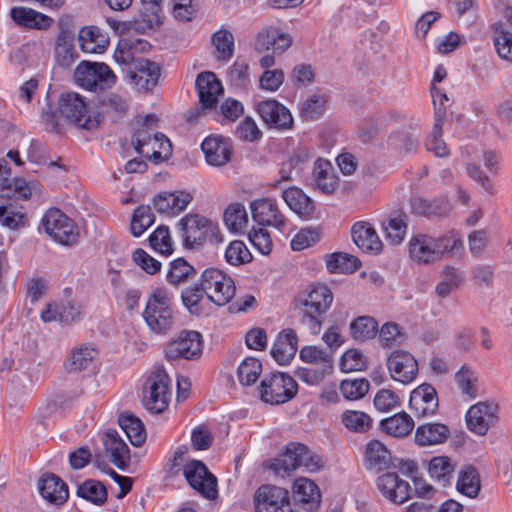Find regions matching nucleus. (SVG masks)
Listing matches in <instances>:
<instances>
[{"mask_svg": "<svg viewBox=\"0 0 512 512\" xmlns=\"http://www.w3.org/2000/svg\"><path fill=\"white\" fill-rule=\"evenodd\" d=\"M388 144L400 152L412 153L418 149L419 137L411 132H397L389 136Z\"/></svg>", "mask_w": 512, "mask_h": 512, "instance_id": "13d9d810", "label": "nucleus"}, {"mask_svg": "<svg viewBox=\"0 0 512 512\" xmlns=\"http://www.w3.org/2000/svg\"><path fill=\"white\" fill-rule=\"evenodd\" d=\"M212 44L217 53V59L227 61L234 53V36L227 29L216 31L212 35Z\"/></svg>", "mask_w": 512, "mask_h": 512, "instance_id": "09e8293b", "label": "nucleus"}, {"mask_svg": "<svg viewBox=\"0 0 512 512\" xmlns=\"http://www.w3.org/2000/svg\"><path fill=\"white\" fill-rule=\"evenodd\" d=\"M444 117L445 110L436 108L434 125L426 141L427 149L433 152L437 157H447L449 155V149L442 138Z\"/></svg>", "mask_w": 512, "mask_h": 512, "instance_id": "c9c22d12", "label": "nucleus"}, {"mask_svg": "<svg viewBox=\"0 0 512 512\" xmlns=\"http://www.w3.org/2000/svg\"><path fill=\"white\" fill-rule=\"evenodd\" d=\"M352 337L358 342H365L375 337L378 323L370 316H359L350 324Z\"/></svg>", "mask_w": 512, "mask_h": 512, "instance_id": "49530a36", "label": "nucleus"}, {"mask_svg": "<svg viewBox=\"0 0 512 512\" xmlns=\"http://www.w3.org/2000/svg\"><path fill=\"white\" fill-rule=\"evenodd\" d=\"M250 209L253 220L259 225L274 226L278 229L285 225L284 216L271 199H257L251 203Z\"/></svg>", "mask_w": 512, "mask_h": 512, "instance_id": "aec40b11", "label": "nucleus"}, {"mask_svg": "<svg viewBox=\"0 0 512 512\" xmlns=\"http://www.w3.org/2000/svg\"><path fill=\"white\" fill-rule=\"evenodd\" d=\"M365 459L368 469L381 471L390 466L391 453L381 442L373 440L367 445Z\"/></svg>", "mask_w": 512, "mask_h": 512, "instance_id": "58836bf2", "label": "nucleus"}, {"mask_svg": "<svg viewBox=\"0 0 512 512\" xmlns=\"http://www.w3.org/2000/svg\"><path fill=\"white\" fill-rule=\"evenodd\" d=\"M200 281L208 299L218 306L227 304L235 295L234 281L219 269L204 270Z\"/></svg>", "mask_w": 512, "mask_h": 512, "instance_id": "6e6552de", "label": "nucleus"}, {"mask_svg": "<svg viewBox=\"0 0 512 512\" xmlns=\"http://www.w3.org/2000/svg\"><path fill=\"white\" fill-rule=\"evenodd\" d=\"M464 282L463 273L453 267L446 266L440 273V281L435 287V295L439 299L448 298L452 292L458 290Z\"/></svg>", "mask_w": 512, "mask_h": 512, "instance_id": "72a5a7b5", "label": "nucleus"}, {"mask_svg": "<svg viewBox=\"0 0 512 512\" xmlns=\"http://www.w3.org/2000/svg\"><path fill=\"white\" fill-rule=\"evenodd\" d=\"M409 253L418 263L429 264L439 260L435 237L427 234H417L410 239Z\"/></svg>", "mask_w": 512, "mask_h": 512, "instance_id": "4be33fe9", "label": "nucleus"}, {"mask_svg": "<svg viewBox=\"0 0 512 512\" xmlns=\"http://www.w3.org/2000/svg\"><path fill=\"white\" fill-rule=\"evenodd\" d=\"M184 476L189 485L206 498H214L217 494V479L210 473L206 465L199 460H191L185 464Z\"/></svg>", "mask_w": 512, "mask_h": 512, "instance_id": "f8f14e48", "label": "nucleus"}, {"mask_svg": "<svg viewBox=\"0 0 512 512\" xmlns=\"http://www.w3.org/2000/svg\"><path fill=\"white\" fill-rule=\"evenodd\" d=\"M261 371V362L257 358L248 357L244 359L238 367V379L242 385L250 386L258 380Z\"/></svg>", "mask_w": 512, "mask_h": 512, "instance_id": "603ef678", "label": "nucleus"}, {"mask_svg": "<svg viewBox=\"0 0 512 512\" xmlns=\"http://www.w3.org/2000/svg\"><path fill=\"white\" fill-rule=\"evenodd\" d=\"M38 490L43 499L56 506L63 505L69 497L67 484L53 473H45L39 478Z\"/></svg>", "mask_w": 512, "mask_h": 512, "instance_id": "6ab92c4d", "label": "nucleus"}, {"mask_svg": "<svg viewBox=\"0 0 512 512\" xmlns=\"http://www.w3.org/2000/svg\"><path fill=\"white\" fill-rule=\"evenodd\" d=\"M196 89L203 108H212L223 93L221 82L213 72H202L196 78Z\"/></svg>", "mask_w": 512, "mask_h": 512, "instance_id": "5701e85b", "label": "nucleus"}, {"mask_svg": "<svg viewBox=\"0 0 512 512\" xmlns=\"http://www.w3.org/2000/svg\"><path fill=\"white\" fill-rule=\"evenodd\" d=\"M75 79L83 88L97 91L110 88L116 76L105 63L83 61L76 68Z\"/></svg>", "mask_w": 512, "mask_h": 512, "instance_id": "1a4fd4ad", "label": "nucleus"}, {"mask_svg": "<svg viewBox=\"0 0 512 512\" xmlns=\"http://www.w3.org/2000/svg\"><path fill=\"white\" fill-rule=\"evenodd\" d=\"M102 443L110 462L120 470H125L130 462V451L116 430H107L102 436Z\"/></svg>", "mask_w": 512, "mask_h": 512, "instance_id": "412c9836", "label": "nucleus"}, {"mask_svg": "<svg viewBox=\"0 0 512 512\" xmlns=\"http://www.w3.org/2000/svg\"><path fill=\"white\" fill-rule=\"evenodd\" d=\"M143 318L149 329L157 334L167 333L174 325L170 300L164 289H156L148 298Z\"/></svg>", "mask_w": 512, "mask_h": 512, "instance_id": "39448f33", "label": "nucleus"}, {"mask_svg": "<svg viewBox=\"0 0 512 512\" xmlns=\"http://www.w3.org/2000/svg\"><path fill=\"white\" fill-rule=\"evenodd\" d=\"M155 221L150 206L141 205L134 210L130 229L134 237L141 236Z\"/></svg>", "mask_w": 512, "mask_h": 512, "instance_id": "3c124183", "label": "nucleus"}, {"mask_svg": "<svg viewBox=\"0 0 512 512\" xmlns=\"http://www.w3.org/2000/svg\"><path fill=\"white\" fill-rule=\"evenodd\" d=\"M407 217L405 215H397L390 217L383 228L386 240L391 244L397 245L402 242L407 230Z\"/></svg>", "mask_w": 512, "mask_h": 512, "instance_id": "5fc2aeb1", "label": "nucleus"}, {"mask_svg": "<svg viewBox=\"0 0 512 512\" xmlns=\"http://www.w3.org/2000/svg\"><path fill=\"white\" fill-rule=\"evenodd\" d=\"M208 164L223 166L230 161L231 149L221 136H208L201 145Z\"/></svg>", "mask_w": 512, "mask_h": 512, "instance_id": "cd10ccee", "label": "nucleus"}, {"mask_svg": "<svg viewBox=\"0 0 512 512\" xmlns=\"http://www.w3.org/2000/svg\"><path fill=\"white\" fill-rule=\"evenodd\" d=\"M10 17L17 25L35 30H48L54 23L50 16L22 6L13 7Z\"/></svg>", "mask_w": 512, "mask_h": 512, "instance_id": "393cba45", "label": "nucleus"}, {"mask_svg": "<svg viewBox=\"0 0 512 512\" xmlns=\"http://www.w3.org/2000/svg\"><path fill=\"white\" fill-rule=\"evenodd\" d=\"M297 389V383L291 376L277 372L263 378L259 392L262 401L278 405L291 400Z\"/></svg>", "mask_w": 512, "mask_h": 512, "instance_id": "423d86ee", "label": "nucleus"}, {"mask_svg": "<svg viewBox=\"0 0 512 512\" xmlns=\"http://www.w3.org/2000/svg\"><path fill=\"white\" fill-rule=\"evenodd\" d=\"M160 68L155 63L145 58H137L134 68L127 70V77L139 90H152L158 82Z\"/></svg>", "mask_w": 512, "mask_h": 512, "instance_id": "f3484780", "label": "nucleus"}, {"mask_svg": "<svg viewBox=\"0 0 512 512\" xmlns=\"http://www.w3.org/2000/svg\"><path fill=\"white\" fill-rule=\"evenodd\" d=\"M148 387L155 391L161 397L170 400L171 397V380L163 368H157L148 378Z\"/></svg>", "mask_w": 512, "mask_h": 512, "instance_id": "680f3d73", "label": "nucleus"}, {"mask_svg": "<svg viewBox=\"0 0 512 512\" xmlns=\"http://www.w3.org/2000/svg\"><path fill=\"white\" fill-rule=\"evenodd\" d=\"M61 116L77 127L86 130H93L100 124L99 113H93L83 97L74 92L61 94L57 111H52L50 108L42 111L43 122L47 129L53 132H59Z\"/></svg>", "mask_w": 512, "mask_h": 512, "instance_id": "f257e3e1", "label": "nucleus"}, {"mask_svg": "<svg viewBox=\"0 0 512 512\" xmlns=\"http://www.w3.org/2000/svg\"><path fill=\"white\" fill-rule=\"evenodd\" d=\"M370 384L364 378L345 379L340 383L339 389L347 400H358L369 391Z\"/></svg>", "mask_w": 512, "mask_h": 512, "instance_id": "6e6d98bb", "label": "nucleus"}, {"mask_svg": "<svg viewBox=\"0 0 512 512\" xmlns=\"http://www.w3.org/2000/svg\"><path fill=\"white\" fill-rule=\"evenodd\" d=\"M332 301L333 294L329 288L323 285L312 286L306 297L296 304L302 329L312 335L320 333Z\"/></svg>", "mask_w": 512, "mask_h": 512, "instance_id": "f03ea898", "label": "nucleus"}, {"mask_svg": "<svg viewBox=\"0 0 512 512\" xmlns=\"http://www.w3.org/2000/svg\"><path fill=\"white\" fill-rule=\"evenodd\" d=\"M192 196L184 191L162 192L153 199V206L160 214L176 215L189 205Z\"/></svg>", "mask_w": 512, "mask_h": 512, "instance_id": "a878e982", "label": "nucleus"}, {"mask_svg": "<svg viewBox=\"0 0 512 512\" xmlns=\"http://www.w3.org/2000/svg\"><path fill=\"white\" fill-rule=\"evenodd\" d=\"M498 405L493 401L478 402L466 413L468 428L478 435H485L489 428L496 424Z\"/></svg>", "mask_w": 512, "mask_h": 512, "instance_id": "ddd939ff", "label": "nucleus"}, {"mask_svg": "<svg viewBox=\"0 0 512 512\" xmlns=\"http://www.w3.org/2000/svg\"><path fill=\"white\" fill-rule=\"evenodd\" d=\"M178 227L185 248H197L207 239L213 243L222 242V236L217 225L198 214L186 215L179 221Z\"/></svg>", "mask_w": 512, "mask_h": 512, "instance_id": "20e7f679", "label": "nucleus"}, {"mask_svg": "<svg viewBox=\"0 0 512 512\" xmlns=\"http://www.w3.org/2000/svg\"><path fill=\"white\" fill-rule=\"evenodd\" d=\"M202 355V336L197 331L183 330L177 338L165 346V356L168 360H196Z\"/></svg>", "mask_w": 512, "mask_h": 512, "instance_id": "9d476101", "label": "nucleus"}, {"mask_svg": "<svg viewBox=\"0 0 512 512\" xmlns=\"http://www.w3.org/2000/svg\"><path fill=\"white\" fill-rule=\"evenodd\" d=\"M224 220L227 227L232 232H240L248 222V217L244 206L241 204H233L228 206L224 214Z\"/></svg>", "mask_w": 512, "mask_h": 512, "instance_id": "052dcab7", "label": "nucleus"}, {"mask_svg": "<svg viewBox=\"0 0 512 512\" xmlns=\"http://www.w3.org/2000/svg\"><path fill=\"white\" fill-rule=\"evenodd\" d=\"M360 265L357 257L344 252L330 254L326 259L327 269L331 273H353Z\"/></svg>", "mask_w": 512, "mask_h": 512, "instance_id": "a19ab883", "label": "nucleus"}, {"mask_svg": "<svg viewBox=\"0 0 512 512\" xmlns=\"http://www.w3.org/2000/svg\"><path fill=\"white\" fill-rule=\"evenodd\" d=\"M450 435L449 428L441 423L420 425L415 432V441L420 446L436 445L445 442Z\"/></svg>", "mask_w": 512, "mask_h": 512, "instance_id": "2f4dec72", "label": "nucleus"}, {"mask_svg": "<svg viewBox=\"0 0 512 512\" xmlns=\"http://www.w3.org/2000/svg\"><path fill=\"white\" fill-rule=\"evenodd\" d=\"M257 112L269 128L285 130L292 127L293 118L289 109L277 100L268 99L259 102Z\"/></svg>", "mask_w": 512, "mask_h": 512, "instance_id": "2eb2a0df", "label": "nucleus"}, {"mask_svg": "<svg viewBox=\"0 0 512 512\" xmlns=\"http://www.w3.org/2000/svg\"><path fill=\"white\" fill-rule=\"evenodd\" d=\"M300 358L312 366L333 367L332 355L316 346L303 347L300 351Z\"/></svg>", "mask_w": 512, "mask_h": 512, "instance_id": "bf43d9fd", "label": "nucleus"}, {"mask_svg": "<svg viewBox=\"0 0 512 512\" xmlns=\"http://www.w3.org/2000/svg\"><path fill=\"white\" fill-rule=\"evenodd\" d=\"M283 199L300 216H309L313 212L312 200L304 192L296 187H291L283 192Z\"/></svg>", "mask_w": 512, "mask_h": 512, "instance_id": "ea45409f", "label": "nucleus"}, {"mask_svg": "<svg viewBox=\"0 0 512 512\" xmlns=\"http://www.w3.org/2000/svg\"><path fill=\"white\" fill-rule=\"evenodd\" d=\"M387 367L392 379L402 384L413 381L418 373L416 359L404 350L393 351L387 359Z\"/></svg>", "mask_w": 512, "mask_h": 512, "instance_id": "4468645a", "label": "nucleus"}, {"mask_svg": "<svg viewBox=\"0 0 512 512\" xmlns=\"http://www.w3.org/2000/svg\"><path fill=\"white\" fill-rule=\"evenodd\" d=\"M158 118L155 115H147L138 122L139 127L135 130L132 138V144L138 154L142 153V148L151 141V136L156 133L155 127Z\"/></svg>", "mask_w": 512, "mask_h": 512, "instance_id": "37998d69", "label": "nucleus"}, {"mask_svg": "<svg viewBox=\"0 0 512 512\" xmlns=\"http://www.w3.org/2000/svg\"><path fill=\"white\" fill-rule=\"evenodd\" d=\"M456 383L463 395L470 399L477 397V374L468 366L464 365L455 374Z\"/></svg>", "mask_w": 512, "mask_h": 512, "instance_id": "864d4df0", "label": "nucleus"}, {"mask_svg": "<svg viewBox=\"0 0 512 512\" xmlns=\"http://www.w3.org/2000/svg\"><path fill=\"white\" fill-rule=\"evenodd\" d=\"M96 355L97 351L93 347L89 345H81L71 352L65 362V367L69 372L81 371L90 365Z\"/></svg>", "mask_w": 512, "mask_h": 512, "instance_id": "c03bdc74", "label": "nucleus"}, {"mask_svg": "<svg viewBox=\"0 0 512 512\" xmlns=\"http://www.w3.org/2000/svg\"><path fill=\"white\" fill-rule=\"evenodd\" d=\"M22 209L23 207L2 203V225L12 230L24 227L26 216Z\"/></svg>", "mask_w": 512, "mask_h": 512, "instance_id": "0e129e2a", "label": "nucleus"}, {"mask_svg": "<svg viewBox=\"0 0 512 512\" xmlns=\"http://www.w3.org/2000/svg\"><path fill=\"white\" fill-rule=\"evenodd\" d=\"M340 367L343 372L362 371L367 367V360L361 351L350 349L342 356Z\"/></svg>", "mask_w": 512, "mask_h": 512, "instance_id": "774afa93", "label": "nucleus"}, {"mask_svg": "<svg viewBox=\"0 0 512 512\" xmlns=\"http://www.w3.org/2000/svg\"><path fill=\"white\" fill-rule=\"evenodd\" d=\"M354 243L364 252L377 254L382 250V242L373 226L368 222H357L351 229Z\"/></svg>", "mask_w": 512, "mask_h": 512, "instance_id": "bb28decb", "label": "nucleus"}, {"mask_svg": "<svg viewBox=\"0 0 512 512\" xmlns=\"http://www.w3.org/2000/svg\"><path fill=\"white\" fill-rule=\"evenodd\" d=\"M118 422L133 446L139 447L145 442L146 430L138 417L132 413L123 412L120 414Z\"/></svg>", "mask_w": 512, "mask_h": 512, "instance_id": "e433bc0d", "label": "nucleus"}, {"mask_svg": "<svg viewBox=\"0 0 512 512\" xmlns=\"http://www.w3.org/2000/svg\"><path fill=\"white\" fill-rule=\"evenodd\" d=\"M480 478L478 471L471 466H467L460 470L457 481V489L462 494L474 498L480 491Z\"/></svg>", "mask_w": 512, "mask_h": 512, "instance_id": "a18cd8bd", "label": "nucleus"}, {"mask_svg": "<svg viewBox=\"0 0 512 512\" xmlns=\"http://www.w3.org/2000/svg\"><path fill=\"white\" fill-rule=\"evenodd\" d=\"M76 58L77 52L74 47V34L62 28L56 38V62L62 67H69L75 62Z\"/></svg>", "mask_w": 512, "mask_h": 512, "instance_id": "7c9ffc66", "label": "nucleus"}, {"mask_svg": "<svg viewBox=\"0 0 512 512\" xmlns=\"http://www.w3.org/2000/svg\"><path fill=\"white\" fill-rule=\"evenodd\" d=\"M384 431L395 437H404L409 434L413 427V419L405 412L393 415L381 422Z\"/></svg>", "mask_w": 512, "mask_h": 512, "instance_id": "79ce46f5", "label": "nucleus"}, {"mask_svg": "<svg viewBox=\"0 0 512 512\" xmlns=\"http://www.w3.org/2000/svg\"><path fill=\"white\" fill-rule=\"evenodd\" d=\"M342 422L349 430L364 433L371 427L372 419L362 411L347 410L342 415Z\"/></svg>", "mask_w": 512, "mask_h": 512, "instance_id": "4d7b16f0", "label": "nucleus"}, {"mask_svg": "<svg viewBox=\"0 0 512 512\" xmlns=\"http://www.w3.org/2000/svg\"><path fill=\"white\" fill-rule=\"evenodd\" d=\"M429 474L442 486H446L451 479L454 465L451 459L445 456L434 457L429 463Z\"/></svg>", "mask_w": 512, "mask_h": 512, "instance_id": "8fccbe9b", "label": "nucleus"}, {"mask_svg": "<svg viewBox=\"0 0 512 512\" xmlns=\"http://www.w3.org/2000/svg\"><path fill=\"white\" fill-rule=\"evenodd\" d=\"M267 467L276 475L284 477L299 467L308 471H318L322 467L321 459L301 443H289L283 453L271 460Z\"/></svg>", "mask_w": 512, "mask_h": 512, "instance_id": "7ed1b4c3", "label": "nucleus"}, {"mask_svg": "<svg viewBox=\"0 0 512 512\" xmlns=\"http://www.w3.org/2000/svg\"><path fill=\"white\" fill-rule=\"evenodd\" d=\"M11 171L2 163V199L15 197L20 200H26L31 195V190L24 179L14 178L10 180L8 177Z\"/></svg>", "mask_w": 512, "mask_h": 512, "instance_id": "4c0bfd02", "label": "nucleus"}, {"mask_svg": "<svg viewBox=\"0 0 512 512\" xmlns=\"http://www.w3.org/2000/svg\"><path fill=\"white\" fill-rule=\"evenodd\" d=\"M255 512H296L288 491L270 485L259 487L254 496Z\"/></svg>", "mask_w": 512, "mask_h": 512, "instance_id": "9b49d317", "label": "nucleus"}, {"mask_svg": "<svg viewBox=\"0 0 512 512\" xmlns=\"http://www.w3.org/2000/svg\"><path fill=\"white\" fill-rule=\"evenodd\" d=\"M293 493L295 499L307 510L315 509L320 503L321 495L317 485L307 478H299L294 482Z\"/></svg>", "mask_w": 512, "mask_h": 512, "instance_id": "473e14b6", "label": "nucleus"}, {"mask_svg": "<svg viewBox=\"0 0 512 512\" xmlns=\"http://www.w3.org/2000/svg\"><path fill=\"white\" fill-rule=\"evenodd\" d=\"M298 338L293 329L283 330L274 343L271 354L281 365L288 363L296 354Z\"/></svg>", "mask_w": 512, "mask_h": 512, "instance_id": "c85d7f7f", "label": "nucleus"}, {"mask_svg": "<svg viewBox=\"0 0 512 512\" xmlns=\"http://www.w3.org/2000/svg\"><path fill=\"white\" fill-rule=\"evenodd\" d=\"M410 207L413 214L427 218L446 217L451 211V204L444 197L429 200L421 196H413L410 199Z\"/></svg>", "mask_w": 512, "mask_h": 512, "instance_id": "b1692460", "label": "nucleus"}, {"mask_svg": "<svg viewBox=\"0 0 512 512\" xmlns=\"http://www.w3.org/2000/svg\"><path fill=\"white\" fill-rule=\"evenodd\" d=\"M225 259L231 265H241L251 261L252 256L246 245L240 241H232L225 251Z\"/></svg>", "mask_w": 512, "mask_h": 512, "instance_id": "69168bd1", "label": "nucleus"}, {"mask_svg": "<svg viewBox=\"0 0 512 512\" xmlns=\"http://www.w3.org/2000/svg\"><path fill=\"white\" fill-rule=\"evenodd\" d=\"M77 495L95 505H102L107 500L105 486L97 480H86L77 488Z\"/></svg>", "mask_w": 512, "mask_h": 512, "instance_id": "de8ad7c7", "label": "nucleus"}, {"mask_svg": "<svg viewBox=\"0 0 512 512\" xmlns=\"http://www.w3.org/2000/svg\"><path fill=\"white\" fill-rule=\"evenodd\" d=\"M45 232L62 245H73L77 242L79 231L74 221L57 208L49 209L42 219Z\"/></svg>", "mask_w": 512, "mask_h": 512, "instance_id": "0eeeda50", "label": "nucleus"}, {"mask_svg": "<svg viewBox=\"0 0 512 512\" xmlns=\"http://www.w3.org/2000/svg\"><path fill=\"white\" fill-rule=\"evenodd\" d=\"M312 177L315 187L324 193H333L338 187V177L328 160L320 158L315 161Z\"/></svg>", "mask_w": 512, "mask_h": 512, "instance_id": "c756f323", "label": "nucleus"}, {"mask_svg": "<svg viewBox=\"0 0 512 512\" xmlns=\"http://www.w3.org/2000/svg\"><path fill=\"white\" fill-rule=\"evenodd\" d=\"M195 274V269L182 258L176 259L171 263V268L167 274V280L172 284H180Z\"/></svg>", "mask_w": 512, "mask_h": 512, "instance_id": "338daca9", "label": "nucleus"}, {"mask_svg": "<svg viewBox=\"0 0 512 512\" xmlns=\"http://www.w3.org/2000/svg\"><path fill=\"white\" fill-rule=\"evenodd\" d=\"M78 41L87 53H101L109 44L108 37L97 27H84L79 31Z\"/></svg>", "mask_w": 512, "mask_h": 512, "instance_id": "f704fd0d", "label": "nucleus"}, {"mask_svg": "<svg viewBox=\"0 0 512 512\" xmlns=\"http://www.w3.org/2000/svg\"><path fill=\"white\" fill-rule=\"evenodd\" d=\"M377 487L381 494L395 504H403L411 497V486L397 473L387 472L377 479Z\"/></svg>", "mask_w": 512, "mask_h": 512, "instance_id": "dca6fc26", "label": "nucleus"}, {"mask_svg": "<svg viewBox=\"0 0 512 512\" xmlns=\"http://www.w3.org/2000/svg\"><path fill=\"white\" fill-rule=\"evenodd\" d=\"M409 404L417 418L433 415L438 408L435 388L427 383L421 384L411 392Z\"/></svg>", "mask_w": 512, "mask_h": 512, "instance_id": "a211bd4d", "label": "nucleus"}, {"mask_svg": "<svg viewBox=\"0 0 512 512\" xmlns=\"http://www.w3.org/2000/svg\"><path fill=\"white\" fill-rule=\"evenodd\" d=\"M150 246L161 254L169 255L173 251V243L167 226H159L149 236Z\"/></svg>", "mask_w": 512, "mask_h": 512, "instance_id": "e2e57ef3", "label": "nucleus"}]
</instances>
